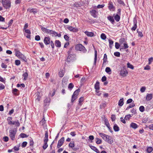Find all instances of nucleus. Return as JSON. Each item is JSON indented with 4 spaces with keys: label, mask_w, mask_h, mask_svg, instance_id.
<instances>
[{
    "label": "nucleus",
    "mask_w": 153,
    "mask_h": 153,
    "mask_svg": "<svg viewBox=\"0 0 153 153\" xmlns=\"http://www.w3.org/2000/svg\"><path fill=\"white\" fill-rule=\"evenodd\" d=\"M42 30L46 33L52 35V36H58L59 37H61V35L60 33L58 34L57 32L52 30L48 29L45 27H42Z\"/></svg>",
    "instance_id": "1"
},
{
    "label": "nucleus",
    "mask_w": 153,
    "mask_h": 153,
    "mask_svg": "<svg viewBox=\"0 0 153 153\" xmlns=\"http://www.w3.org/2000/svg\"><path fill=\"white\" fill-rule=\"evenodd\" d=\"M99 135L105 141L110 144H111L113 142L112 137L110 136L107 135L103 133H99Z\"/></svg>",
    "instance_id": "2"
},
{
    "label": "nucleus",
    "mask_w": 153,
    "mask_h": 153,
    "mask_svg": "<svg viewBox=\"0 0 153 153\" xmlns=\"http://www.w3.org/2000/svg\"><path fill=\"white\" fill-rule=\"evenodd\" d=\"M1 3L3 6L6 9H9L11 6L10 0H2Z\"/></svg>",
    "instance_id": "3"
},
{
    "label": "nucleus",
    "mask_w": 153,
    "mask_h": 153,
    "mask_svg": "<svg viewBox=\"0 0 153 153\" xmlns=\"http://www.w3.org/2000/svg\"><path fill=\"white\" fill-rule=\"evenodd\" d=\"M75 49L77 51H81L85 53L87 51V50L85 48L82 44H79L75 46Z\"/></svg>",
    "instance_id": "4"
},
{
    "label": "nucleus",
    "mask_w": 153,
    "mask_h": 153,
    "mask_svg": "<svg viewBox=\"0 0 153 153\" xmlns=\"http://www.w3.org/2000/svg\"><path fill=\"white\" fill-rule=\"evenodd\" d=\"M16 133V131L13 129H10L9 130V136L12 140H14L15 139V136Z\"/></svg>",
    "instance_id": "5"
},
{
    "label": "nucleus",
    "mask_w": 153,
    "mask_h": 153,
    "mask_svg": "<svg viewBox=\"0 0 153 153\" xmlns=\"http://www.w3.org/2000/svg\"><path fill=\"white\" fill-rule=\"evenodd\" d=\"M128 73L127 71L124 67L121 68L120 72V74L121 76L123 77H125L126 76Z\"/></svg>",
    "instance_id": "6"
},
{
    "label": "nucleus",
    "mask_w": 153,
    "mask_h": 153,
    "mask_svg": "<svg viewBox=\"0 0 153 153\" xmlns=\"http://www.w3.org/2000/svg\"><path fill=\"white\" fill-rule=\"evenodd\" d=\"M108 9L110 11H114L115 10V7L114 6L113 2L110 1L108 4Z\"/></svg>",
    "instance_id": "7"
},
{
    "label": "nucleus",
    "mask_w": 153,
    "mask_h": 153,
    "mask_svg": "<svg viewBox=\"0 0 153 153\" xmlns=\"http://www.w3.org/2000/svg\"><path fill=\"white\" fill-rule=\"evenodd\" d=\"M75 57V55L74 54H69V55H68L67 59V62H70L71 61L74 60Z\"/></svg>",
    "instance_id": "8"
},
{
    "label": "nucleus",
    "mask_w": 153,
    "mask_h": 153,
    "mask_svg": "<svg viewBox=\"0 0 153 153\" xmlns=\"http://www.w3.org/2000/svg\"><path fill=\"white\" fill-rule=\"evenodd\" d=\"M133 24H134V26H133L131 28V30L132 31H135L136 29L137 26V21L136 18H134L133 19Z\"/></svg>",
    "instance_id": "9"
},
{
    "label": "nucleus",
    "mask_w": 153,
    "mask_h": 153,
    "mask_svg": "<svg viewBox=\"0 0 153 153\" xmlns=\"http://www.w3.org/2000/svg\"><path fill=\"white\" fill-rule=\"evenodd\" d=\"M104 122L105 124L108 128L109 130L112 133L113 132V131L111 130V128L110 126V125L108 120L107 119H104Z\"/></svg>",
    "instance_id": "10"
},
{
    "label": "nucleus",
    "mask_w": 153,
    "mask_h": 153,
    "mask_svg": "<svg viewBox=\"0 0 153 153\" xmlns=\"http://www.w3.org/2000/svg\"><path fill=\"white\" fill-rule=\"evenodd\" d=\"M64 137H62L59 140L57 145L58 148H59L63 145L64 142Z\"/></svg>",
    "instance_id": "11"
},
{
    "label": "nucleus",
    "mask_w": 153,
    "mask_h": 153,
    "mask_svg": "<svg viewBox=\"0 0 153 153\" xmlns=\"http://www.w3.org/2000/svg\"><path fill=\"white\" fill-rule=\"evenodd\" d=\"M50 38L49 37H45L44 40V42L46 45H49L50 43Z\"/></svg>",
    "instance_id": "12"
},
{
    "label": "nucleus",
    "mask_w": 153,
    "mask_h": 153,
    "mask_svg": "<svg viewBox=\"0 0 153 153\" xmlns=\"http://www.w3.org/2000/svg\"><path fill=\"white\" fill-rule=\"evenodd\" d=\"M90 12L91 13V15L94 18H95L97 17V12L96 10L92 9L90 10Z\"/></svg>",
    "instance_id": "13"
},
{
    "label": "nucleus",
    "mask_w": 153,
    "mask_h": 153,
    "mask_svg": "<svg viewBox=\"0 0 153 153\" xmlns=\"http://www.w3.org/2000/svg\"><path fill=\"white\" fill-rule=\"evenodd\" d=\"M67 28L70 31H72L73 32H76L78 31L77 28L73 27L71 26H68Z\"/></svg>",
    "instance_id": "14"
},
{
    "label": "nucleus",
    "mask_w": 153,
    "mask_h": 153,
    "mask_svg": "<svg viewBox=\"0 0 153 153\" xmlns=\"http://www.w3.org/2000/svg\"><path fill=\"white\" fill-rule=\"evenodd\" d=\"M138 127V126L136 123H132L130 125V127L134 129H136Z\"/></svg>",
    "instance_id": "15"
},
{
    "label": "nucleus",
    "mask_w": 153,
    "mask_h": 153,
    "mask_svg": "<svg viewBox=\"0 0 153 153\" xmlns=\"http://www.w3.org/2000/svg\"><path fill=\"white\" fill-rule=\"evenodd\" d=\"M84 33L88 36L93 37L94 36V33L92 32L85 31L84 32Z\"/></svg>",
    "instance_id": "16"
},
{
    "label": "nucleus",
    "mask_w": 153,
    "mask_h": 153,
    "mask_svg": "<svg viewBox=\"0 0 153 153\" xmlns=\"http://www.w3.org/2000/svg\"><path fill=\"white\" fill-rule=\"evenodd\" d=\"M152 94H147L146 97V100L147 101H150L152 99Z\"/></svg>",
    "instance_id": "17"
},
{
    "label": "nucleus",
    "mask_w": 153,
    "mask_h": 153,
    "mask_svg": "<svg viewBox=\"0 0 153 153\" xmlns=\"http://www.w3.org/2000/svg\"><path fill=\"white\" fill-rule=\"evenodd\" d=\"M55 44L57 47L59 48L61 46V42L59 40H56L55 42Z\"/></svg>",
    "instance_id": "18"
},
{
    "label": "nucleus",
    "mask_w": 153,
    "mask_h": 153,
    "mask_svg": "<svg viewBox=\"0 0 153 153\" xmlns=\"http://www.w3.org/2000/svg\"><path fill=\"white\" fill-rule=\"evenodd\" d=\"M108 20L112 24H113L114 22V20L113 18V17L111 16H109L107 17Z\"/></svg>",
    "instance_id": "19"
},
{
    "label": "nucleus",
    "mask_w": 153,
    "mask_h": 153,
    "mask_svg": "<svg viewBox=\"0 0 153 153\" xmlns=\"http://www.w3.org/2000/svg\"><path fill=\"white\" fill-rule=\"evenodd\" d=\"M12 92L13 94L15 96L19 95V93L18 92L19 91L16 88H14Z\"/></svg>",
    "instance_id": "20"
},
{
    "label": "nucleus",
    "mask_w": 153,
    "mask_h": 153,
    "mask_svg": "<svg viewBox=\"0 0 153 153\" xmlns=\"http://www.w3.org/2000/svg\"><path fill=\"white\" fill-rule=\"evenodd\" d=\"M90 148L92 149L93 150L97 153H100L98 149H97L95 147L92 146H90Z\"/></svg>",
    "instance_id": "21"
},
{
    "label": "nucleus",
    "mask_w": 153,
    "mask_h": 153,
    "mask_svg": "<svg viewBox=\"0 0 153 153\" xmlns=\"http://www.w3.org/2000/svg\"><path fill=\"white\" fill-rule=\"evenodd\" d=\"M124 104L123 98L120 99L119 100L118 103V105L120 106H122Z\"/></svg>",
    "instance_id": "22"
},
{
    "label": "nucleus",
    "mask_w": 153,
    "mask_h": 153,
    "mask_svg": "<svg viewBox=\"0 0 153 153\" xmlns=\"http://www.w3.org/2000/svg\"><path fill=\"white\" fill-rule=\"evenodd\" d=\"M107 60V55L105 53L104 54V58L103 59V63L102 64V65L104 66L105 65V63L106 62Z\"/></svg>",
    "instance_id": "23"
},
{
    "label": "nucleus",
    "mask_w": 153,
    "mask_h": 153,
    "mask_svg": "<svg viewBox=\"0 0 153 153\" xmlns=\"http://www.w3.org/2000/svg\"><path fill=\"white\" fill-rule=\"evenodd\" d=\"M15 51L16 52V56L18 57L22 54V53L17 49H15Z\"/></svg>",
    "instance_id": "24"
},
{
    "label": "nucleus",
    "mask_w": 153,
    "mask_h": 153,
    "mask_svg": "<svg viewBox=\"0 0 153 153\" xmlns=\"http://www.w3.org/2000/svg\"><path fill=\"white\" fill-rule=\"evenodd\" d=\"M113 129L115 131H118L120 130L118 126L116 124H115L113 126Z\"/></svg>",
    "instance_id": "25"
},
{
    "label": "nucleus",
    "mask_w": 153,
    "mask_h": 153,
    "mask_svg": "<svg viewBox=\"0 0 153 153\" xmlns=\"http://www.w3.org/2000/svg\"><path fill=\"white\" fill-rule=\"evenodd\" d=\"M95 53V57H94V65H95L96 63V61L97 59V51L96 50H95L94 51Z\"/></svg>",
    "instance_id": "26"
},
{
    "label": "nucleus",
    "mask_w": 153,
    "mask_h": 153,
    "mask_svg": "<svg viewBox=\"0 0 153 153\" xmlns=\"http://www.w3.org/2000/svg\"><path fill=\"white\" fill-rule=\"evenodd\" d=\"M27 71V70H26V72L24 73L22 75V76L24 77L23 79L24 80H26L28 76V74Z\"/></svg>",
    "instance_id": "27"
},
{
    "label": "nucleus",
    "mask_w": 153,
    "mask_h": 153,
    "mask_svg": "<svg viewBox=\"0 0 153 153\" xmlns=\"http://www.w3.org/2000/svg\"><path fill=\"white\" fill-rule=\"evenodd\" d=\"M108 42L109 43V47L110 49H111L113 46L114 42L112 40L110 39L108 40Z\"/></svg>",
    "instance_id": "28"
},
{
    "label": "nucleus",
    "mask_w": 153,
    "mask_h": 153,
    "mask_svg": "<svg viewBox=\"0 0 153 153\" xmlns=\"http://www.w3.org/2000/svg\"><path fill=\"white\" fill-rule=\"evenodd\" d=\"M95 88L96 90H98L100 89L99 87V82L98 81H97L94 85Z\"/></svg>",
    "instance_id": "29"
},
{
    "label": "nucleus",
    "mask_w": 153,
    "mask_h": 153,
    "mask_svg": "<svg viewBox=\"0 0 153 153\" xmlns=\"http://www.w3.org/2000/svg\"><path fill=\"white\" fill-rule=\"evenodd\" d=\"M27 11L30 13H33L34 14L37 13V11L33 8L28 9Z\"/></svg>",
    "instance_id": "30"
},
{
    "label": "nucleus",
    "mask_w": 153,
    "mask_h": 153,
    "mask_svg": "<svg viewBox=\"0 0 153 153\" xmlns=\"http://www.w3.org/2000/svg\"><path fill=\"white\" fill-rule=\"evenodd\" d=\"M44 141V143L42 147L44 150H45L48 147V145L47 144L48 141Z\"/></svg>",
    "instance_id": "31"
},
{
    "label": "nucleus",
    "mask_w": 153,
    "mask_h": 153,
    "mask_svg": "<svg viewBox=\"0 0 153 153\" xmlns=\"http://www.w3.org/2000/svg\"><path fill=\"white\" fill-rule=\"evenodd\" d=\"M44 141H48V133L47 131H45Z\"/></svg>",
    "instance_id": "32"
},
{
    "label": "nucleus",
    "mask_w": 153,
    "mask_h": 153,
    "mask_svg": "<svg viewBox=\"0 0 153 153\" xmlns=\"http://www.w3.org/2000/svg\"><path fill=\"white\" fill-rule=\"evenodd\" d=\"M114 19L116 22H118L120 19V16L118 15H116L114 16Z\"/></svg>",
    "instance_id": "33"
},
{
    "label": "nucleus",
    "mask_w": 153,
    "mask_h": 153,
    "mask_svg": "<svg viewBox=\"0 0 153 153\" xmlns=\"http://www.w3.org/2000/svg\"><path fill=\"white\" fill-rule=\"evenodd\" d=\"M84 100V98L83 97H81L79 100L78 105H81L82 104V102Z\"/></svg>",
    "instance_id": "34"
},
{
    "label": "nucleus",
    "mask_w": 153,
    "mask_h": 153,
    "mask_svg": "<svg viewBox=\"0 0 153 153\" xmlns=\"http://www.w3.org/2000/svg\"><path fill=\"white\" fill-rule=\"evenodd\" d=\"M106 106V104L105 102L102 103L100 105V108H104Z\"/></svg>",
    "instance_id": "35"
},
{
    "label": "nucleus",
    "mask_w": 153,
    "mask_h": 153,
    "mask_svg": "<svg viewBox=\"0 0 153 153\" xmlns=\"http://www.w3.org/2000/svg\"><path fill=\"white\" fill-rule=\"evenodd\" d=\"M153 150V149L151 147H148L146 151L147 153H151Z\"/></svg>",
    "instance_id": "36"
},
{
    "label": "nucleus",
    "mask_w": 153,
    "mask_h": 153,
    "mask_svg": "<svg viewBox=\"0 0 153 153\" xmlns=\"http://www.w3.org/2000/svg\"><path fill=\"white\" fill-rule=\"evenodd\" d=\"M127 66L128 68H130L131 69H133L134 68L133 66L128 62L127 63Z\"/></svg>",
    "instance_id": "37"
},
{
    "label": "nucleus",
    "mask_w": 153,
    "mask_h": 153,
    "mask_svg": "<svg viewBox=\"0 0 153 153\" xmlns=\"http://www.w3.org/2000/svg\"><path fill=\"white\" fill-rule=\"evenodd\" d=\"M19 135L22 138H27L28 137V135H27L25 133H21Z\"/></svg>",
    "instance_id": "38"
},
{
    "label": "nucleus",
    "mask_w": 153,
    "mask_h": 153,
    "mask_svg": "<svg viewBox=\"0 0 153 153\" xmlns=\"http://www.w3.org/2000/svg\"><path fill=\"white\" fill-rule=\"evenodd\" d=\"M96 143L97 144H100L102 143V140L98 138H96Z\"/></svg>",
    "instance_id": "39"
},
{
    "label": "nucleus",
    "mask_w": 153,
    "mask_h": 153,
    "mask_svg": "<svg viewBox=\"0 0 153 153\" xmlns=\"http://www.w3.org/2000/svg\"><path fill=\"white\" fill-rule=\"evenodd\" d=\"M105 71L106 73L109 74V72L111 71V70L109 67H107L105 68Z\"/></svg>",
    "instance_id": "40"
},
{
    "label": "nucleus",
    "mask_w": 153,
    "mask_h": 153,
    "mask_svg": "<svg viewBox=\"0 0 153 153\" xmlns=\"http://www.w3.org/2000/svg\"><path fill=\"white\" fill-rule=\"evenodd\" d=\"M101 38L102 39L105 40L106 38V36L105 34L102 33L101 35Z\"/></svg>",
    "instance_id": "41"
},
{
    "label": "nucleus",
    "mask_w": 153,
    "mask_h": 153,
    "mask_svg": "<svg viewBox=\"0 0 153 153\" xmlns=\"http://www.w3.org/2000/svg\"><path fill=\"white\" fill-rule=\"evenodd\" d=\"M77 98V96L76 95H74V97H73V94L72 95L71 100V102H73L74 100H76Z\"/></svg>",
    "instance_id": "42"
},
{
    "label": "nucleus",
    "mask_w": 153,
    "mask_h": 153,
    "mask_svg": "<svg viewBox=\"0 0 153 153\" xmlns=\"http://www.w3.org/2000/svg\"><path fill=\"white\" fill-rule=\"evenodd\" d=\"M19 57L21 58L23 61H25L26 58L25 56L22 53L21 55H20V56Z\"/></svg>",
    "instance_id": "43"
},
{
    "label": "nucleus",
    "mask_w": 153,
    "mask_h": 153,
    "mask_svg": "<svg viewBox=\"0 0 153 153\" xmlns=\"http://www.w3.org/2000/svg\"><path fill=\"white\" fill-rule=\"evenodd\" d=\"M139 110L141 112H143L145 111V108L143 106H141L139 107Z\"/></svg>",
    "instance_id": "44"
},
{
    "label": "nucleus",
    "mask_w": 153,
    "mask_h": 153,
    "mask_svg": "<svg viewBox=\"0 0 153 153\" xmlns=\"http://www.w3.org/2000/svg\"><path fill=\"white\" fill-rule=\"evenodd\" d=\"M50 101V98H46L44 100V102L45 103H47L49 102Z\"/></svg>",
    "instance_id": "45"
},
{
    "label": "nucleus",
    "mask_w": 153,
    "mask_h": 153,
    "mask_svg": "<svg viewBox=\"0 0 153 153\" xmlns=\"http://www.w3.org/2000/svg\"><path fill=\"white\" fill-rule=\"evenodd\" d=\"M132 116L131 114H128L126 116L125 119L126 120H129L130 118Z\"/></svg>",
    "instance_id": "46"
},
{
    "label": "nucleus",
    "mask_w": 153,
    "mask_h": 153,
    "mask_svg": "<svg viewBox=\"0 0 153 153\" xmlns=\"http://www.w3.org/2000/svg\"><path fill=\"white\" fill-rule=\"evenodd\" d=\"M117 2L123 6H125V4L122 0H117Z\"/></svg>",
    "instance_id": "47"
},
{
    "label": "nucleus",
    "mask_w": 153,
    "mask_h": 153,
    "mask_svg": "<svg viewBox=\"0 0 153 153\" xmlns=\"http://www.w3.org/2000/svg\"><path fill=\"white\" fill-rule=\"evenodd\" d=\"M114 55L115 56L119 57L120 56V53L119 52H115L114 53Z\"/></svg>",
    "instance_id": "48"
},
{
    "label": "nucleus",
    "mask_w": 153,
    "mask_h": 153,
    "mask_svg": "<svg viewBox=\"0 0 153 153\" xmlns=\"http://www.w3.org/2000/svg\"><path fill=\"white\" fill-rule=\"evenodd\" d=\"M69 147L73 148L74 146V144L73 142H71L69 144Z\"/></svg>",
    "instance_id": "49"
},
{
    "label": "nucleus",
    "mask_w": 153,
    "mask_h": 153,
    "mask_svg": "<svg viewBox=\"0 0 153 153\" xmlns=\"http://www.w3.org/2000/svg\"><path fill=\"white\" fill-rule=\"evenodd\" d=\"M45 120L44 118H43L42 120L40 121V123L42 126H44L45 123Z\"/></svg>",
    "instance_id": "50"
},
{
    "label": "nucleus",
    "mask_w": 153,
    "mask_h": 153,
    "mask_svg": "<svg viewBox=\"0 0 153 153\" xmlns=\"http://www.w3.org/2000/svg\"><path fill=\"white\" fill-rule=\"evenodd\" d=\"M12 120V117H8L7 118V120L8 122V124L9 123H11V121Z\"/></svg>",
    "instance_id": "51"
},
{
    "label": "nucleus",
    "mask_w": 153,
    "mask_h": 153,
    "mask_svg": "<svg viewBox=\"0 0 153 153\" xmlns=\"http://www.w3.org/2000/svg\"><path fill=\"white\" fill-rule=\"evenodd\" d=\"M74 87V85L72 83H70L68 85V88L71 89L73 88Z\"/></svg>",
    "instance_id": "52"
},
{
    "label": "nucleus",
    "mask_w": 153,
    "mask_h": 153,
    "mask_svg": "<svg viewBox=\"0 0 153 153\" xmlns=\"http://www.w3.org/2000/svg\"><path fill=\"white\" fill-rule=\"evenodd\" d=\"M15 64L16 65L18 66L20 64V61L19 60H16L15 61Z\"/></svg>",
    "instance_id": "53"
},
{
    "label": "nucleus",
    "mask_w": 153,
    "mask_h": 153,
    "mask_svg": "<svg viewBox=\"0 0 153 153\" xmlns=\"http://www.w3.org/2000/svg\"><path fill=\"white\" fill-rule=\"evenodd\" d=\"M146 90V88L145 86L142 87L140 89V91L142 93H143L145 92Z\"/></svg>",
    "instance_id": "54"
},
{
    "label": "nucleus",
    "mask_w": 153,
    "mask_h": 153,
    "mask_svg": "<svg viewBox=\"0 0 153 153\" xmlns=\"http://www.w3.org/2000/svg\"><path fill=\"white\" fill-rule=\"evenodd\" d=\"M35 39L37 41H39L40 39V36L39 35H36L35 37Z\"/></svg>",
    "instance_id": "55"
},
{
    "label": "nucleus",
    "mask_w": 153,
    "mask_h": 153,
    "mask_svg": "<svg viewBox=\"0 0 153 153\" xmlns=\"http://www.w3.org/2000/svg\"><path fill=\"white\" fill-rule=\"evenodd\" d=\"M125 41V39L124 38H121L119 40V42L120 43L122 44Z\"/></svg>",
    "instance_id": "56"
},
{
    "label": "nucleus",
    "mask_w": 153,
    "mask_h": 153,
    "mask_svg": "<svg viewBox=\"0 0 153 153\" xmlns=\"http://www.w3.org/2000/svg\"><path fill=\"white\" fill-rule=\"evenodd\" d=\"M120 46V45L117 42H115V47L117 49H119Z\"/></svg>",
    "instance_id": "57"
},
{
    "label": "nucleus",
    "mask_w": 153,
    "mask_h": 153,
    "mask_svg": "<svg viewBox=\"0 0 153 153\" xmlns=\"http://www.w3.org/2000/svg\"><path fill=\"white\" fill-rule=\"evenodd\" d=\"M149 63L148 64L149 65L151 63V62H152L153 61V58L152 57L150 58L149 59Z\"/></svg>",
    "instance_id": "58"
},
{
    "label": "nucleus",
    "mask_w": 153,
    "mask_h": 153,
    "mask_svg": "<svg viewBox=\"0 0 153 153\" xmlns=\"http://www.w3.org/2000/svg\"><path fill=\"white\" fill-rule=\"evenodd\" d=\"M27 144V142H26V141L22 143V146L23 148L25 147L26 146Z\"/></svg>",
    "instance_id": "59"
},
{
    "label": "nucleus",
    "mask_w": 153,
    "mask_h": 153,
    "mask_svg": "<svg viewBox=\"0 0 153 153\" xmlns=\"http://www.w3.org/2000/svg\"><path fill=\"white\" fill-rule=\"evenodd\" d=\"M7 65H5L4 63L2 62L1 64V67L2 68H6L7 67Z\"/></svg>",
    "instance_id": "60"
},
{
    "label": "nucleus",
    "mask_w": 153,
    "mask_h": 153,
    "mask_svg": "<svg viewBox=\"0 0 153 153\" xmlns=\"http://www.w3.org/2000/svg\"><path fill=\"white\" fill-rule=\"evenodd\" d=\"M3 139L4 142H7L8 141L9 138L7 136H4L3 137Z\"/></svg>",
    "instance_id": "61"
},
{
    "label": "nucleus",
    "mask_w": 153,
    "mask_h": 153,
    "mask_svg": "<svg viewBox=\"0 0 153 153\" xmlns=\"http://www.w3.org/2000/svg\"><path fill=\"white\" fill-rule=\"evenodd\" d=\"M13 20L12 19L10 20L8 23V27H9L11 26V25L13 23Z\"/></svg>",
    "instance_id": "62"
},
{
    "label": "nucleus",
    "mask_w": 153,
    "mask_h": 153,
    "mask_svg": "<svg viewBox=\"0 0 153 153\" xmlns=\"http://www.w3.org/2000/svg\"><path fill=\"white\" fill-rule=\"evenodd\" d=\"M105 6L104 4H102V5L99 4L97 5V8H102Z\"/></svg>",
    "instance_id": "63"
},
{
    "label": "nucleus",
    "mask_w": 153,
    "mask_h": 153,
    "mask_svg": "<svg viewBox=\"0 0 153 153\" xmlns=\"http://www.w3.org/2000/svg\"><path fill=\"white\" fill-rule=\"evenodd\" d=\"M148 128L151 130H153V124H151L148 126Z\"/></svg>",
    "instance_id": "64"
}]
</instances>
